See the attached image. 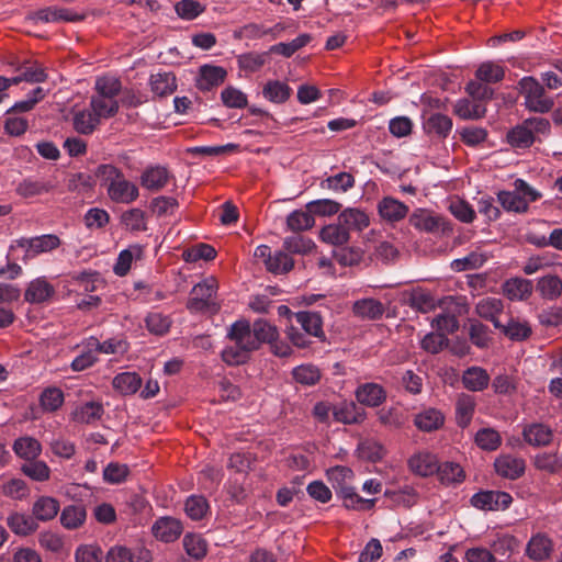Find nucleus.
<instances>
[{"label": "nucleus", "instance_id": "4c0bfd02", "mask_svg": "<svg viewBox=\"0 0 562 562\" xmlns=\"http://www.w3.org/2000/svg\"><path fill=\"white\" fill-rule=\"evenodd\" d=\"M319 236L324 243L334 246H341L346 244L350 238L347 227H345L340 222H338V224H330L323 227Z\"/></svg>", "mask_w": 562, "mask_h": 562}, {"label": "nucleus", "instance_id": "0e129e2a", "mask_svg": "<svg viewBox=\"0 0 562 562\" xmlns=\"http://www.w3.org/2000/svg\"><path fill=\"white\" fill-rule=\"evenodd\" d=\"M145 324L149 333L156 336H162L169 331L171 321L168 316L154 312L146 316Z\"/></svg>", "mask_w": 562, "mask_h": 562}, {"label": "nucleus", "instance_id": "de8ad7c7", "mask_svg": "<svg viewBox=\"0 0 562 562\" xmlns=\"http://www.w3.org/2000/svg\"><path fill=\"white\" fill-rule=\"evenodd\" d=\"M355 186V177L349 172H339L322 180L319 187L335 192H346Z\"/></svg>", "mask_w": 562, "mask_h": 562}, {"label": "nucleus", "instance_id": "4468645a", "mask_svg": "<svg viewBox=\"0 0 562 562\" xmlns=\"http://www.w3.org/2000/svg\"><path fill=\"white\" fill-rule=\"evenodd\" d=\"M182 533V525L178 519L161 517L153 526V535L164 542H173Z\"/></svg>", "mask_w": 562, "mask_h": 562}, {"label": "nucleus", "instance_id": "ea45409f", "mask_svg": "<svg viewBox=\"0 0 562 562\" xmlns=\"http://www.w3.org/2000/svg\"><path fill=\"white\" fill-rule=\"evenodd\" d=\"M21 472L35 482H46L50 479V468L43 461L35 459L34 461H26L21 465Z\"/></svg>", "mask_w": 562, "mask_h": 562}, {"label": "nucleus", "instance_id": "412c9836", "mask_svg": "<svg viewBox=\"0 0 562 562\" xmlns=\"http://www.w3.org/2000/svg\"><path fill=\"white\" fill-rule=\"evenodd\" d=\"M552 550V540L546 533L538 532L528 541L526 553L533 561H542L550 557Z\"/></svg>", "mask_w": 562, "mask_h": 562}, {"label": "nucleus", "instance_id": "9b49d317", "mask_svg": "<svg viewBox=\"0 0 562 562\" xmlns=\"http://www.w3.org/2000/svg\"><path fill=\"white\" fill-rule=\"evenodd\" d=\"M55 295V288L44 277L31 281L24 292V300L32 304H42Z\"/></svg>", "mask_w": 562, "mask_h": 562}, {"label": "nucleus", "instance_id": "f8f14e48", "mask_svg": "<svg viewBox=\"0 0 562 562\" xmlns=\"http://www.w3.org/2000/svg\"><path fill=\"white\" fill-rule=\"evenodd\" d=\"M461 382L468 391L482 392L487 389L491 376L484 368L472 366L463 371Z\"/></svg>", "mask_w": 562, "mask_h": 562}, {"label": "nucleus", "instance_id": "69168bd1", "mask_svg": "<svg viewBox=\"0 0 562 562\" xmlns=\"http://www.w3.org/2000/svg\"><path fill=\"white\" fill-rule=\"evenodd\" d=\"M223 104L229 109H244L248 105L247 95L235 87H226L221 92Z\"/></svg>", "mask_w": 562, "mask_h": 562}, {"label": "nucleus", "instance_id": "774afa93", "mask_svg": "<svg viewBox=\"0 0 562 562\" xmlns=\"http://www.w3.org/2000/svg\"><path fill=\"white\" fill-rule=\"evenodd\" d=\"M40 402L43 409L55 412L64 403V393L58 387L45 389L41 394Z\"/></svg>", "mask_w": 562, "mask_h": 562}, {"label": "nucleus", "instance_id": "79ce46f5", "mask_svg": "<svg viewBox=\"0 0 562 562\" xmlns=\"http://www.w3.org/2000/svg\"><path fill=\"white\" fill-rule=\"evenodd\" d=\"M269 53L249 52L237 56L238 68L245 72L259 71L267 63Z\"/></svg>", "mask_w": 562, "mask_h": 562}, {"label": "nucleus", "instance_id": "393cba45", "mask_svg": "<svg viewBox=\"0 0 562 562\" xmlns=\"http://www.w3.org/2000/svg\"><path fill=\"white\" fill-rule=\"evenodd\" d=\"M522 436L526 442L533 447H543L553 439L552 429L544 424H530L524 428Z\"/></svg>", "mask_w": 562, "mask_h": 562}, {"label": "nucleus", "instance_id": "5fc2aeb1", "mask_svg": "<svg viewBox=\"0 0 562 562\" xmlns=\"http://www.w3.org/2000/svg\"><path fill=\"white\" fill-rule=\"evenodd\" d=\"M341 204L330 199L313 200L306 204V210L316 216H331L339 213Z\"/></svg>", "mask_w": 562, "mask_h": 562}, {"label": "nucleus", "instance_id": "37998d69", "mask_svg": "<svg viewBox=\"0 0 562 562\" xmlns=\"http://www.w3.org/2000/svg\"><path fill=\"white\" fill-rule=\"evenodd\" d=\"M54 184L44 180L24 179L16 187V193L23 198H32L53 190Z\"/></svg>", "mask_w": 562, "mask_h": 562}, {"label": "nucleus", "instance_id": "bb28decb", "mask_svg": "<svg viewBox=\"0 0 562 562\" xmlns=\"http://www.w3.org/2000/svg\"><path fill=\"white\" fill-rule=\"evenodd\" d=\"M59 502L52 496H40L32 506V515L35 520L49 521L59 512Z\"/></svg>", "mask_w": 562, "mask_h": 562}, {"label": "nucleus", "instance_id": "6e6552de", "mask_svg": "<svg viewBox=\"0 0 562 562\" xmlns=\"http://www.w3.org/2000/svg\"><path fill=\"white\" fill-rule=\"evenodd\" d=\"M494 469L497 475L514 481L525 473L526 463L522 458L501 454L494 461Z\"/></svg>", "mask_w": 562, "mask_h": 562}, {"label": "nucleus", "instance_id": "13d9d810", "mask_svg": "<svg viewBox=\"0 0 562 562\" xmlns=\"http://www.w3.org/2000/svg\"><path fill=\"white\" fill-rule=\"evenodd\" d=\"M314 224L315 220L307 210L293 211L286 217V226L292 232L310 229L314 226Z\"/></svg>", "mask_w": 562, "mask_h": 562}, {"label": "nucleus", "instance_id": "e433bc0d", "mask_svg": "<svg viewBox=\"0 0 562 562\" xmlns=\"http://www.w3.org/2000/svg\"><path fill=\"white\" fill-rule=\"evenodd\" d=\"M537 291L546 300H555L562 293V280L554 274L544 276L538 280Z\"/></svg>", "mask_w": 562, "mask_h": 562}, {"label": "nucleus", "instance_id": "c03bdc74", "mask_svg": "<svg viewBox=\"0 0 562 562\" xmlns=\"http://www.w3.org/2000/svg\"><path fill=\"white\" fill-rule=\"evenodd\" d=\"M100 120L95 113L89 110L78 111L74 114L72 124L74 128L83 135L91 134L99 125Z\"/></svg>", "mask_w": 562, "mask_h": 562}, {"label": "nucleus", "instance_id": "b1692460", "mask_svg": "<svg viewBox=\"0 0 562 562\" xmlns=\"http://www.w3.org/2000/svg\"><path fill=\"white\" fill-rule=\"evenodd\" d=\"M294 318L300 328L310 336L324 338L323 321L318 313L301 311L294 314Z\"/></svg>", "mask_w": 562, "mask_h": 562}, {"label": "nucleus", "instance_id": "423d86ee", "mask_svg": "<svg viewBox=\"0 0 562 562\" xmlns=\"http://www.w3.org/2000/svg\"><path fill=\"white\" fill-rule=\"evenodd\" d=\"M286 25L282 22L276 23L271 27H266L259 23H248L234 32V38L236 40H260L269 36L271 40L278 38L282 32H284Z\"/></svg>", "mask_w": 562, "mask_h": 562}, {"label": "nucleus", "instance_id": "473e14b6", "mask_svg": "<svg viewBox=\"0 0 562 562\" xmlns=\"http://www.w3.org/2000/svg\"><path fill=\"white\" fill-rule=\"evenodd\" d=\"M291 93V87L279 80H269L262 89L263 98L278 104L286 102L290 99Z\"/></svg>", "mask_w": 562, "mask_h": 562}, {"label": "nucleus", "instance_id": "2f4dec72", "mask_svg": "<svg viewBox=\"0 0 562 562\" xmlns=\"http://www.w3.org/2000/svg\"><path fill=\"white\" fill-rule=\"evenodd\" d=\"M356 397L360 404L374 407L382 403L385 393L381 385L366 383L357 389Z\"/></svg>", "mask_w": 562, "mask_h": 562}, {"label": "nucleus", "instance_id": "f3484780", "mask_svg": "<svg viewBox=\"0 0 562 562\" xmlns=\"http://www.w3.org/2000/svg\"><path fill=\"white\" fill-rule=\"evenodd\" d=\"M409 469L420 476H429L437 473V457L428 451H419L408 459Z\"/></svg>", "mask_w": 562, "mask_h": 562}, {"label": "nucleus", "instance_id": "49530a36", "mask_svg": "<svg viewBox=\"0 0 562 562\" xmlns=\"http://www.w3.org/2000/svg\"><path fill=\"white\" fill-rule=\"evenodd\" d=\"M258 348L261 344H272L279 338L278 328L266 319H257L251 325Z\"/></svg>", "mask_w": 562, "mask_h": 562}, {"label": "nucleus", "instance_id": "7ed1b4c3", "mask_svg": "<svg viewBox=\"0 0 562 562\" xmlns=\"http://www.w3.org/2000/svg\"><path fill=\"white\" fill-rule=\"evenodd\" d=\"M218 281L213 276L196 283L187 303V308L192 313L216 314L221 305L217 302Z\"/></svg>", "mask_w": 562, "mask_h": 562}, {"label": "nucleus", "instance_id": "9d476101", "mask_svg": "<svg viewBox=\"0 0 562 562\" xmlns=\"http://www.w3.org/2000/svg\"><path fill=\"white\" fill-rule=\"evenodd\" d=\"M170 171L164 166H149L139 177L140 186L151 192L162 190L171 180Z\"/></svg>", "mask_w": 562, "mask_h": 562}, {"label": "nucleus", "instance_id": "20e7f679", "mask_svg": "<svg viewBox=\"0 0 562 562\" xmlns=\"http://www.w3.org/2000/svg\"><path fill=\"white\" fill-rule=\"evenodd\" d=\"M550 131L549 120L541 116L528 117L507 133V142L516 148H528L539 136L549 135Z\"/></svg>", "mask_w": 562, "mask_h": 562}, {"label": "nucleus", "instance_id": "6e6d98bb", "mask_svg": "<svg viewBox=\"0 0 562 562\" xmlns=\"http://www.w3.org/2000/svg\"><path fill=\"white\" fill-rule=\"evenodd\" d=\"M504 68L492 61L481 64L475 72L476 79L485 83L499 82L504 79Z\"/></svg>", "mask_w": 562, "mask_h": 562}, {"label": "nucleus", "instance_id": "4be33fe9", "mask_svg": "<svg viewBox=\"0 0 562 562\" xmlns=\"http://www.w3.org/2000/svg\"><path fill=\"white\" fill-rule=\"evenodd\" d=\"M503 301L501 299L490 296L480 300L475 306L477 315L486 321L492 322L495 328L503 327V324L498 321V315L503 312Z\"/></svg>", "mask_w": 562, "mask_h": 562}, {"label": "nucleus", "instance_id": "a211bd4d", "mask_svg": "<svg viewBox=\"0 0 562 562\" xmlns=\"http://www.w3.org/2000/svg\"><path fill=\"white\" fill-rule=\"evenodd\" d=\"M42 443L34 437L21 436L12 445V450L19 459L34 461L42 453Z\"/></svg>", "mask_w": 562, "mask_h": 562}, {"label": "nucleus", "instance_id": "39448f33", "mask_svg": "<svg viewBox=\"0 0 562 562\" xmlns=\"http://www.w3.org/2000/svg\"><path fill=\"white\" fill-rule=\"evenodd\" d=\"M512 502V495L503 491H481L471 497V505L481 510H505Z\"/></svg>", "mask_w": 562, "mask_h": 562}, {"label": "nucleus", "instance_id": "e2e57ef3", "mask_svg": "<svg viewBox=\"0 0 562 562\" xmlns=\"http://www.w3.org/2000/svg\"><path fill=\"white\" fill-rule=\"evenodd\" d=\"M497 201L503 206V209L507 212L514 213H526V203L520 200V195H518L517 191H499L497 193Z\"/></svg>", "mask_w": 562, "mask_h": 562}, {"label": "nucleus", "instance_id": "ddd939ff", "mask_svg": "<svg viewBox=\"0 0 562 562\" xmlns=\"http://www.w3.org/2000/svg\"><path fill=\"white\" fill-rule=\"evenodd\" d=\"M226 76V70L221 66L203 65L199 70L196 87L202 91H209L223 83Z\"/></svg>", "mask_w": 562, "mask_h": 562}, {"label": "nucleus", "instance_id": "8fccbe9b", "mask_svg": "<svg viewBox=\"0 0 562 562\" xmlns=\"http://www.w3.org/2000/svg\"><path fill=\"white\" fill-rule=\"evenodd\" d=\"M183 548L187 554L195 560H201L206 555L207 542L195 533H188L183 537Z\"/></svg>", "mask_w": 562, "mask_h": 562}, {"label": "nucleus", "instance_id": "58836bf2", "mask_svg": "<svg viewBox=\"0 0 562 562\" xmlns=\"http://www.w3.org/2000/svg\"><path fill=\"white\" fill-rule=\"evenodd\" d=\"M87 512L82 505L66 506L60 514V522L66 529H77L86 520Z\"/></svg>", "mask_w": 562, "mask_h": 562}, {"label": "nucleus", "instance_id": "a878e982", "mask_svg": "<svg viewBox=\"0 0 562 562\" xmlns=\"http://www.w3.org/2000/svg\"><path fill=\"white\" fill-rule=\"evenodd\" d=\"M143 380L137 372H122L112 380L113 389L123 396L133 395L140 390Z\"/></svg>", "mask_w": 562, "mask_h": 562}, {"label": "nucleus", "instance_id": "dca6fc26", "mask_svg": "<svg viewBox=\"0 0 562 562\" xmlns=\"http://www.w3.org/2000/svg\"><path fill=\"white\" fill-rule=\"evenodd\" d=\"M5 522L9 529L16 536L27 537L34 533L38 529V524L33 516L24 513L13 512L11 513Z\"/></svg>", "mask_w": 562, "mask_h": 562}, {"label": "nucleus", "instance_id": "bf43d9fd", "mask_svg": "<svg viewBox=\"0 0 562 562\" xmlns=\"http://www.w3.org/2000/svg\"><path fill=\"white\" fill-rule=\"evenodd\" d=\"M283 248L290 254L306 255L315 248V244L308 237L293 235L284 238Z\"/></svg>", "mask_w": 562, "mask_h": 562}, {"label": "nucleus", "instance_id": "0eeeda50", "mask_svg": "<svg viewBox=\"0 0 562 562\" xmlns=\"http://www.w3.org/2000/svg\"><path fill=\"white\" fill-rule=\"evenodd\" d=\"M18 245L25 249L26 258H34L43 252L52 251L59 247L60 239L58 236L48 234L32 238H21Z\"/></svg>", "mask_w": 562, "mask_h": 562}, {"label": "nucleus", "instance_id": "72a5a7b5", "mask_svg": "<svg viewBox=\"0 0 562 562\" xmlns=\"http://www.w3.org/2000/svg\"><path fill=\"white\" fill-rule=\"evenodd\" d=\"M121 224L132 233L145 232L147 231V215L145 211L133 207L122 213Z\"/></svg>", "mask_w": 562, "mask_h": 562}, {"label": "nucleus", "instance_id": "864d4df0", "mask_svg": "<svg viewBox=\"0 0 562 562\" xmlns=\"http://www.w3.org/2000/svg\"><path fill=\"white\" fill-rule=\"evenodd\" d=\"M216 257V250L213 246L204 243L193 245L192 247L183 250L182 259L186 262H196L201 259L213 260Z\"/></svg>", "mask_w": 562, "mask_h": 562}, {"label": "nucleus", "instance_id": "f704fd0d", "mask_svg": "<svg viewBox=\"0 0 562 562\" xmlns=\"http://www.w3.org/2000/svg\"><path fill=\"white\" fill-rule=\"evenodd\" d=\"M474 442L481 450L495 451L502 445V436L492 427H483L475 432Z\"/></svg>", "mask_w": 562, "mask_h": 562}, {"label": "nucleus", "instance_id": "1a4fd4ad", "mask_svg": "<svg viewBox=\"0 0 562 562\" xmlns=\"http://www.w3.org/2000/svg\"><path fill=\"white\" fill-rule=\"evenodd\" d=\"M227 337L249 353L259 349L251 325L246 319L237 321L232 324Z\"/></svg>", "mask_w": 562, "mask_h": 562}, {"label": "nucleus", "instance_id": "cd10ccee", "mask_svg": "<svg viewBox=\"0 0 562 562\" xmlns=\"http://www.w3.org/2000/svg\"><path fill=\"white\" fill-rule=\"evenodd\" d=\"M445 423L443 414L437 408H426L415 415L414 424L422 431H434Z\"/></svg>", "mask_w": 562, "mask_h": 562}, {"label": "nucleus", "instance_id": "6ab92c4d", "mask_svg": "<svg viewBox=\"0 0 562 562\" xmlns=\"http://www.w3.org/2000/svg\"><path fill=\"white\" fill-rule=\"evenodd\" d=\"M503 293L510 301H525L532 293V282L520 277L510 278L503 283Z\"/></svg>", "mask_w": 562, "mask_h": 562}, {"label": "nucleus", "instance_id": "3c124183", "mask_svg": "<svg viewBox=\"0 0 562 562\" xmlns=\"http://www.w3.org/2000/svg\"><path fill=\"white\" fill-rule=\"evenodd\" d=\"M510 340L522 341L530 337L532 330L528 322L510 318L499 328Z\"/></svg>", "mask_w": 562, "mask_h": 562}, {"label": "nucleus", "instance_id": "338daca9", "mask_svg": "<svg viewBox=\"0 0 562 562\" xmlns=\"http://www.w3.org/2000/svg\"><path fill=\"white\" fill-rule=\"evenodd\" d=\"M3 495L15 501H22L30 495V487L22 479H11L1 486Z\"/></svg>", "mask_w": 562, "mask_h": 562}, {"label": "nucleus", "instance_id": "aec40b11", "mask_svg": "<svg viewBox=\"0 0 562 562\" xmlns=\"http://www.w3.org/2000/svg\"><path fill=\"white\" fill-rule=\"evenodd\" d=\"M476 407L475 397L468 393H460L456 401V423L464 429L467 428L473 418Z\"/></svg>", "mask_w": 562, "mask_h": 562}, {"label": "nucleus", "instance_id": "a19ab883", "mask_svg": "<svg viewBox=\"0 0 562 562\" xmlns=\"http://www.w3.org/2000/svg\"><path fill=\"white\" fill-rule=\"evenodd\" d=\"M338 222L342 223L347 231H362L369 226L368 215L357 209H348L341 212L338 216Z\"/></svg>", "mask_w": 562, "mask_h": 562}, {"label": "nucleus", "instance_id": "2eb2a0df", "mask_svg": "<svg viewBox=\"0 0 562 562\" xmlns=\"http://www.w3.org/2000/svg\"><path fill=\"white\" fill-rule=\"evenodd\" d=\"M36 18L45 23L78 22L85 19V14L77 13L68 8L48 7L38 10Z\"/></svg>", "mask_w": 562, "mask_h": 562}, {"label": "nucleus", "instance_id": "c9c22d12", "mask_svg": "<svg viewBox=\"0 0 562 562\" xmlns=\"http://www.w3.org/2000/svg\"><path fill=\"white\" fill-rule=\"evenodd\" d=\"M103 406L99 402H87L78 406L72 413V419L81 424H91L103 415Z\"/></svg>", "mask_w": 562, "mask_h": 562}, {"label": "nucleus", "instance_id": "f03ea898", "mask_svg": "<svg viewBox=\"0 0 562 562\" xmlns=\"http://www.w3.org/2000/svg\"><path fill=\"white\" fill-rule=\"evenodd\" d=\"M517 90L522 97V105L529 112L546 114L554 106V100L544 89V86L532 76L522 77L517 83Z\"/></svg>", "mask_w": 562, "mask_h": 562}, {"label": "nucleus", "instance_id": "c756f323", "mask_svg": "<svg viewBox=\"0 0 562 562\" xmlns=\"http://www.w3.org/2000/svg\"><path fill=\"white\" fill-rule=\"evenodd\" d=\"M352 313L363 319H376L383 315L384 306L378 300L362 299L353 303Z\"/></svg>", "mask_w": 562, "mask_h": 562}, {"label": "nucleus", "instance_id": "09e8293b", "mask_svg": "<svg viewBox=\"0 0 562 562\" xmlns=\"http://www.w3.org/2000/svg\"><path fill=\"white\" fill-rule=\"evenodd\" d=\"M90 106L95 115L99 117L108 119L114 116L119 111V103L116 99L93 95L90 101Z\"/></svg>", "mask_w": 562, "mask_h": 562}, {"label": "nucleus", "instance_id": "f257e3e1", "mask_svg": "<svg viewBox=\"0 0 562 562\" xmlns=\"http://www.w3.org/2000/svg\"><path fill=\"white\" fill-rule=\"evenodd\" d=\"M94 177L106 190L108 198L120 204H131L139 196L136 183L127 180L124 172L112 164H101L94 169Z\"/></svg>", "mask_w": 562, "mask_h": 562}, {"label": "nucleus", "instance_id": "052dcab7", "mask_svg": "<svg viewBox=\"0 0 562 562\" xmlns=\"http://www.w3.org/2000/svg\"><path fill=\"white\" fill-rule=\"evenodd\" d=\"M533 464L540 471L557 473L562 470V456L557 452H542L535 457Z\"/></svg>", "mask_w": 562, "mask_h": 562}, {"label": "nucleus", "instance_id": "c85d7f7f", "mask_svg": "<svg viewBox=\"0 0 562 562\" xmlns=\"http://www.w3.org/2000/svg\"><path fill=\"white\" fill-rule=\"evenodd\" d=\"M87 346H91L95 353L100 352L105 355H123L128 350L127 341L116 337L101 342L98 338L91 336L87 339Z\"/></svg>", "mask_w": 562, "mask_h": 562}, {"label": "nucleus", "instance_id": "a18cd8bd", "mask_svg": "<svg viewBox=\"0 0 562 562\" xmlns=\"http://www.w3.org/2000/svg\"><path fill=\"white\" fill-rule=\"evenodd\" d=\"M425 130L429 134L445 138L452 130V120L448 115L435 113L427 119Z\"/></svg>", "mask_w": 562, "mask_h": 562}, {"label": "nucleus", "instance_id": "680f3d73", "mask_svg": "<svg viewBox=\"0 0 562 562\" xmlns=\"http://www.w3.org/2000/svg\"><path fill=\"white\" fill-rule=\"evenodd\" d=\"M294 261L288 251L277 250L272 254L267 270L274 274L286 273L292 270Z\"/></svg>", "mask_w": 562, "mask_h": 562}, {"label": "nucleus", "instance_id": "4d7b16f0", "mask_svg": "<svg viewBox=\"0 0 562 562\" xmlns=\"http://www.w3.org/2000/svg\"><path fill=\"white\" fill-rule=\"evenodd\" d=\"M311 35L301 34L289 43H278L276 45H272L269 49V53L279 54L284 57H291L299 49L307 45L311 42Z\"/></svg>", "mask_w": 562, "mask_h": 562}, {"label": "nucleus", "instance_id": "7c9ffc66", "mask_svg": "<svg viewBox=\"0 0 562 562\" xmlns=\"http://www.w3.org/2000/svg\"><path fill=\"white\" fill-rule=\"evenodd\" d=\"M151 91L158 97H166L177 89L176 76L172 72L164 71L150 76Z\"/></svg>", "mask_w": 562, "mask_h": 562}, {"label": "nucleus", "instance_id": "603ef678", "mask_svg": "<svg viewBox=\"0 0 562 562\" xmlns=\"http://www.w3.org/2000/svg\"><path fill=\"white\" fill-rule=\"evenodd\" d=\"M436 475L443 484L460 483L464 479V471L459 463L445 462L438 464Z\"/></svg>", "mask_w": 562, "mask_h": 562}, {"label": "nucleus", "instance_id": "5701e85b", "mask_svg": "<svg viewBox=\"0 0 562 562\" xmlns=\"http://www.w3.org/2000/svg\"><path fill=\"white\" fill-rule=\"evenodd\" d=\"M333 415L336 422L347 425L360 424L366 419L364 409L353 402H344L334 407Z\"/></svg>", "mask_w": 562, "mask_h": 562}]
</instances>
